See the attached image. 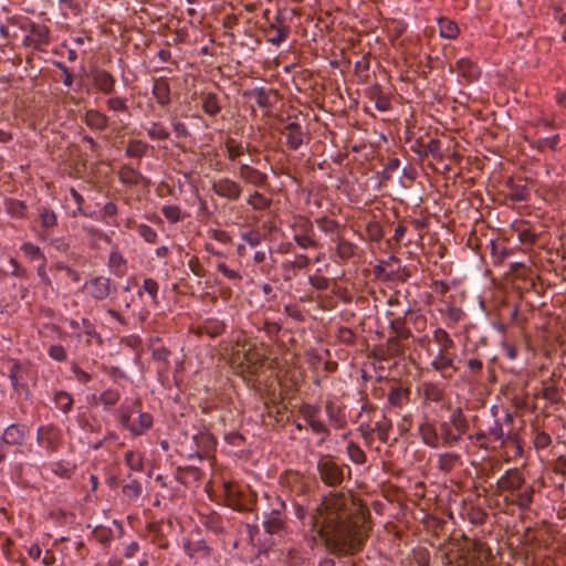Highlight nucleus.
Here are the masks:
<instances>
[{"label": "nucleus", "instance_id": "1", "mask_svg": "<svg viewBox=\"0 0 566 566\" xmlns=\"http://www.w3.org/2000/svg\"><path fill=\"white\" fill-rule=\"evenodd\" d=\"M349 497L342 492L323 497L311 520L312 528L325 542L326 547L340 555L359 552L368 536L369 527L364 516H350L347 512Z\"/></svg>", "mask_w": 566, "mask_h": 566}, {"label": "nucleus", "instance_id": "2", "mask_svg": "<svg viewBox=\"0 0 566 566\" xmlns=\"http://www.w3.org/2000/svg\"><path fill=\"white\" fill-rule=\"evenodd\" d=\"M324 411L328 423L321 418V407L313 403H303L300 407V413L312 432L319 436L318 446L325 443L331 430H343L347 427L346 407L328 399L324 402Z\"/></svg>", "mask_w": 566, "mask_h": 566}, {"label": "nucleus", "instance_id": "3", "mask_svg": "<svg viewBox=\"0 0 566 566\" xmlns=\"http://www.w3.org/2000/svg\"><path fill=\"white\" fill-rule=\"evenodd\" d=\"M432 340L437 344L438 352L432 357L430 367L443 379L450 380L459 371L455 343L450 334L441 327H437L432 332Z\"/></svg>", "mask_w": 566, "mask_h": 566}, {"label": "nucleus", "instance_id": "4", "mask_svg": "<svg viewBox=\"0 0 566 566\" xmlns=\"http://www.w3.org/2000/svg\"><path fill=\"white\" fill-rule=\"evenodd\" d=\"M114 416L122 429L128 431L133 437L145 434L154 423L153 416L143 411L142 401L134 399L129 403H122Z\"/></svg>", "mask_w": 566, "mask_h": 566}, {"label": "nucleus", "instance_id": "5", "mask_svg": "<svg viewBox=\"0 0 566 566\" xmlns=\"http://www.w3.org/2000/svg\"><path fill=\"white\" fill-rule=\"evenodd\" d=\"M469 430V420L460 407L450 409L447 420L438 424L439 442L442 448L458 446Z\"/></svg>", "mask_w": 566, "mask_h": 566}, {"label": "nucleus", "instance_id": "6", "mask_svg": "<svg viewBox=\"0 0 566 566\" xmlns=\"http://www.w3.org/2000/svg\"><path fill=\"white\" fill-rule=\"evenodd\" d=\"M316 470L319 480L327 486H339L345 479V471L350 474V469L342 463L331 454L321 455L317 460Z\"/></svg>", "mask_w": 566, "mask_h": 566}, {"label": "nucleus", "instance_id": "7", "mask_svg": "<svg viewBox=\"0 0 566 566\" xmlns=\"http://www.w3.org/2000/svg\"><path fill=\"white\" fill-rule=\"evenodd\" d=\"M20 28L28 32L23 39V45L36 51H45L51 42V31L45 24L30 21L28 24H21Z\"/></svg>", "mask_w": 566, "mask_h": 566}, {"label": "nucleus", "instance_id": "8", "mask_svg": "<svg viewBox=\"0 0 566 566\" xmlns=\"http://www.w3.org/2000/svg\"><path fill=\"white\" fill-rule=\"evenodd\" d=\"M83 291L92 300L101 302L105 301L109 295L116 292V286L109 277L96 275L87 280L83 284Z\"/></svg>", "mask_w": 566, "mask_h": 566}, {"label": "nucleus", "instance_id": "9", "mask_svg": "<svg viewBox=\"0 0 566 566\" xmlns=\"http://www.w3.org/2000/svg\"><path fill=\"white\" fill-rule=\"evenodd\" d=\"M32 374V366L30 363L13 360L9 368L8 377L10 379L13 390L18 394L29 395L28 379Z\"/></svg>", "mask_w": 566, "mask_h": 566}, {"label": "nucleus", "instance_id": "10", "mask_svg": "<svg viewBox=\"0 0 566 566\" xmlns=\"http://www.w3.org/2000/svg\"><path fill=\"white\" fill-rule=\"evenodd\" d=\"M63 440L62 430L54 424L40 426L36 430V442L50 453L57 451Z\"/></svg>", "mask_w": 566, "mask_h": 566}, {"label": "nucleus", "instance_id": "11", "mask_svg": "<svg viewBox=\"0 0 566 566\" xmlns=\"http://www.w3.org/2000/svg\"><path fill=\"white\" fill-rule=\"evenodd\" d=\"M525 485V478L518 469H509L497 480L496 488L500 494L514 495L516 491L522 490Z\"/></svg>", "mask_w": 566, "mask_h": 566}, {"label": "nucleus", "instance_id": "12", "mask_svg": "<svg viewBox=\"0 0 566 566\" xmlns=\"http://www.w3.org/2000/svg\"><path fill=\"white\" fill-rule=\"evenodd\" d=\"M38 221L40 229L36 238L41 241H48L59 224L57 213L50 207H41Z\"/></svg>", "mask_w": 566, "mask_h": 566}, {"label": "nucleus", "instance_id": "13", "mask_svg": "<svg viewBox=\"0 0 566 566\" xmlns=\"http://www.w3.org/2000/svg\"><path fill=\"white\" fill-rule=\"evenodd\" d=\"M335 250H334V261L337 263L345 264L348 261L359 258V248L356 243L347 240L340 234L338 238H335Z\"/></svg>", "mask_w": 566, "mask_h": 566}, {"label": "nucleus", "instance_id": "14", "mask_svg": "<svg viewBox=\"0 0 566 566\" xmlns=\"http://www.w3.org/2000/svg\"><path fill=\"white\" fill-rule=\"evenodd\" d=\"M211 189L217 196L230 201L239 200L242 195V187L240 184L228 177L213 181Z\"/></svg>", "mask_w": 566, "mask_h": 566}, {"label": "nucleus", "instance_id": "15", "mask_svg": "<svg viewBox=\"0 0 566 566\" xmlns=\"http://www.w3.org/2000/svg\"><path fill=\"white\" fill-rule=\"evenodd\" d=\"M264 34L269 43L279 46L287 39L290 28L284 24L283 17L281 14H276L274 21L264 29Z\"/></svg>", "mask_w": 566, "mask_h": 566}, {"label": "nucleus", "instance_id": "16", "mask_svg": "<svg viewBox=\"0 0 566 566\" xmlns=\"http://www.w3.org/2000/svg\"><path fill=\"white\" fill-rule=\"evenodd\" d=\"M28 436V426L20 423H11L3 430L1 436V442L2 444L8 447H21L23 446Z\"/></svg>", "mask_w": 566, "mask_h": 566}, {"label": "nucleus", "instance_id": "17", "mask_svg": "<svg viewBox=\"0 0 566 566\" xmlns=\"http://www.w3.org/2000/svg\"><path fill=\"white\" fill-rule=\"evenodd\" d=\"M534 488L533 485L525 484L522 490L516 491L514 495H504L503 500L506 504L515 505L518 510L526 512L531 509L534 500Z\"/></svg>", "mask_w": 566, "mask_h": 566}, {"label": "nucleus", "instance_id": "18", "mask_svg": "<svg viewBox=\"0 0 566 566\" xmlns=\"http://www.w3.org/2000/svg\"><path fill=\"white\" fill-rule=\"evenodd\" d=\"M238 176L245 184L252 185L254 187L262 188L269 185L268 175L265 172H262L247 164H241L239 166Z\"/></svg>", "mask_w": 566, "mask_h": 566}, {"label": "nucleus", "instance_id": "19", "mask_svg": "<svg viewBox=\"0 0 566 566\" xmlns=\"http://www.w3.org/2000/svg\"><path fill=\"white\" fill-rule=\"evenodd\" d=\"M92 81L96 90L103 94H112L115 91L116 80L112 73L103 69L92 71Z\"/></svg>", "mask_w": 566, "mask_h": 566}, {"label": "nucleus", "instance_id": "20", "mask_svg": "<svg viewBox=\"0 0 566 566\" xmlns=\"http://www.w3.org/2000/svg\"><path fill=\"white\" fill-rule=\"evenodd\" d=\"M282 134L285 136L286 139V146L292 149L296 150L298 149L304 142V132L300 123L297 122H290L285 127L282 129Z\"/></svg>", "mask_w": 566, "mask_h": 566}, {"label": "nucleus", "instance_id": "21", "mask_svg": "<svg viewBox=\"0 0 566 566\" xmlns=\"http://www.w3.org/2000/svg\"><path fill=\"white\" fill-rule=\"evenodd\" d=\"M156 102L160 106H167L171 103V91L167 77L161 76L154 81L151 91Z\"/></svg>", "mask_w": 566, "mask_h": 566}, {"label": "nucleus", "instance_id": "22", "mask_svg": "<svg viewBox=\"0 0 566 566\" xmlns=\"http://www.w3.org/2000/svg\"><path fill=\"white\" fill-rule=\"evenodd\" d=\"M243 96L254 98L255 103L261 108H271L275 102L272 101V97L276 98V92L265 90L264 87H256L252 91L244 92Z\"/></svg>", "mask_w": 566, "mask_h": 566}, {"label": "nucleus", "instance_id": "23", "mask_svg": "<svg viewBox=\"0 0 566 566\" xmlns=\"http://www.w3.org/2000/svg\"><path fill=\"white\" fill-rule=\"evenodd\" d=\"M315 223L323 233L331 237L332 241H334L335 238H338L340 234H343L345 230V227L340 224L337 220L328 218L326 216L316 218Z\"/></svg>", "mask_w": 566, "mask_h": 566}, {"label": "nucleus", "instance_id": "24", "mask_svg": "<svg viewBox=\"0 0 566 566\" xmlns=\"http://www.w3.org/2000/svg\"><path fill=\"white\" fill-rule=\"evenodd\" d=\"M293 240L301 249L304 250L321 247L319 242L315 238L312 223H307L302 232H296L293 235Z\"/></svg>", "mask_w": 566, "mask_h": 566}, {"label": "nucleus", "instance_id": "25", "mask_svg": "<svg viewBox=\"0 0 566 566\" xmlns=\"http://www.w3.org/2000/svg\"><path fill=\"white\" fill-rule=\"evenodd\" d=\"M418 431L422 442L427 447L432 449L440 448L438 427L431 422L426 421L419 426Z\"/></svg>", "mask_w": 566, "mask_h": 566}, {"label": "nucleus", "instance_id": "26", "mask_svg": "<svg viewBox=\"0 0 566 566\" xmlns=\"http://www.w3.org/2000/svg\"><path fill=\"white\" fill-rule=\"evenodd\" d=\"M83 122L87 127L94 130H105L108 126V117L98 109H87L83 116Z\"/></svg>", "mask_w": 566, "mask_h": 566}, {"label": "nucleus", "instance_id": "27", "mask_svg": "<svg viewBox=\"0 0 566 566\" xmlns=\"http://www.w3.org/2000/svg\"><path fill=\"white\" fill-rule=\"evenodd\" d=\"M454 70L460 76L465 78L468 82H473L480 76V69L476 64L468 59H460L457 61Z\"/></svg>", "mask_w": 566, "mask_h": 566}, {"label": "nucleus", "instance_id": "28", "mask_svg": "<svg viewBox=\"0 0 566 566\" xmlns=\"http://www.w3.org/2000/svg\"><path fill=\"white\" fill-rule=\"evenodd\" d=\"M461 465V457L457 452H443L438 454L437 468L443 473H449Z\"/></svg>", "mask_w": 566, "mask_h": 566}, {"label": "nucleus", "instance_id": "29", "mask_svg": "<svg viewBox=\"0 0 566 566\" xmlns=\"http://www.w3.org/2000/svg\"><path fill=\"white\" fill-rule=\"evenodd\" d=\"M410 390L402 387H391L387 400L391 407L402 408L409 402Z\"/></svg>", "mask_w": 566, "mask_h": 566}, {"label": "nucleus", "instance_id": "30", "mask_svg": "<svg viewBox=\"0 0 566 566\" xmlns=\"http://www.w3.org/2000/svg\"><path fill=\"white\" fill-rule=\"evenodd\" d=\"M423 398L428 402H441L446 398V392L442 387L432 381H426L422 385Z\"/></svg>", "mask_w": 566, "mask_h": 566}, {"label": "nucleus", "instance_id": "31", "mask_svg": "<svg viewBox=\"0 0 566 566\" xmlns=\"http://www.w3.org/2000/svg\"><path fill=\"white\" fill-rule=\"evenodd\" d=\"M108 266L118 277H122L127 273V261L118 250L111 251Z\"/></svg>", "mask_w": 566, "mask_h": 566}, {"label": "nucleus", "instance_id": "32", "mask_svg": "<svg viewBox=\"0 0 566 566\" xmlns=\"http://www.w3.org/2000/svg\"><path fill=\"white\" fill-rule=\"evenodd\" d=\"M202 111L209 116H217L221 112V103L216 93H201Z\"/></svg>", "mask_w": 566, "mask_h": 566}, {"label": "nucleus", "instance_id": "33", "mask_svg": "<svg viewBox=\"0 0 566 566\" xmlns=\"http://www.w3.org/2000/svg\"><path fill=\"white\" fill-rule=\"evenodd\" d=\"M120 182L128 186H136L143 180V175L129 165H123L118 170Z\"/></svg>", "mask_w": 566, "mask_h": 566}, {"label": "nucleus", "instance_id": "34", "mask_svg": "<svg viewBox=\"0 0 566 566\" xmlns=\"http://www.w3.org/2000/svg\"><path fill=\"white\" fill-rule=\"evenodd\" d=\"M149 149V145L140 139H130L127 143L125 155L129 158L140 159Z\"/></svg>", "mask_w": 566, "mask_h": 566}, {"label": "nucleus", "instance_id": "35", "mask_svg": "<svg viewBox=\"0 0 566 566\" xmlns=\"http://www.w3.org/2000/svg\"><path fill=\"white\" fill-rule=\"evenodd\" d=\"M439 33L442 38L454 40L459 35V27L458 24L444 17H440L438 19Z\"/></svg>", "mask_w": 566, "mask_h": 566}, {"label": "nucleus", "instance_id": "36", "mask_svg": "<svg viewBox=\"0 0 566 566\" xmlns=\"http://www.w3.org/2000/svg\"><path fill=\"white\" fill-rule=\"evenodd\" d=\"M264 530L269 535H283L285 533V522L279 515H272L263 523Z\"/></svg>", "mask_w": 566, "mask_h": 566}, {"label": "nucleus", "instance_id": "37", "mask_svg": "<svg viewBox=\"0 0 566 566\" xmlns=\"http://www.w3.org/2000/svg\"><path fill=\"white\" fill-rule=\"evenodd\" d=\"M55 407L63 413H69L73 409V397L71 394L64 390L56 391L53 396Z\"/></svg>", "mask_w": 566, "mask_h": 566}, {"label": "nucleus", "instance_id": "38", "mask_svg": "<svg viewBox=\"0 0 566 566\" xmlns=\"http://www.w3.org/2000/svg\"><path fill=\"white\" fill-rule=\"evenodd\" d=\"M94 400H98L103 405L104 409L116 406L120 400V392L116 389H106L99 394L98 397L93 396Z\"/></svg>", "mask_w": 566, "mask_h": 566}, {"label": "nucleus", "instance_id": "39", "mask_svg": "<svg viewBox=\"0 0 566 566\" xmlns=\"http://www.w3.org/2000/svg\"><path fill=\"white\" fill-rule=\"evenodd\" d=\"M507 188H509V198L512 201H525L527 200L530 192L525 185L522 184H515L513 180L507 181Z\"/></svg>", "mask_w": 566, "mask_h": 566}, {"label": "nucleus", "instance_id": "40", "mask_svg": "<svg viewBox=\"0 0 566 566\" xmlns=\"http://www.w3.org/2000/svg\"><path fill=\"white\" fill-rule=\"evenodd\" d=\"M392 424L389 419L385 417L384 413H380V418L375 422L374 429L377 433L378 439L386 443L389 438V431L391 430Z\"/></svg>", "mask_w": 566, "mask_h": 566}, {"label": "nucleus", "instance_id": "41", "mask_svg": "<svg viewBox=\"0 0 566 566\" xmlns=\"http://www.w3.org/2000/svg\"><path fill=\"white\" fill-rule=\"evenodd\" d=\"M142 492L143 488L137 479H130L122 488V493L128 501H137V499L142 495Z\"/></svg>", "mask_w": 566, "mask_h": 566}, {"label": "nucleus", "instance_id": "42", "mask_svg": "<svg viewBox=\"0 0 566 566\" xmlns=\"http://www.w3.org/2000/svg\"><path fill=\"white\" fill-rule=\"evenodd\" d=\"M158 283L154 279L147 277L144 280L143 286L140 287V290H138L137 294L140 296L143 292H146L151 298V304L158 306Z\"/></svg>", "mask_w": 566, "mask_h": 566}, {"label": "nucleus", "instance_id": "43", "mask_svg": "<svg viewBox=\"0 0 566 566\" xmlns=\"http://www.w3.org/2000/svg\"><path fill=\"white\" fill-rule=\"evenodd\" d=\"M147 135L151 140H167L170 136L167 127L160 122H151L147 129Z\"/></svg>", "mask_w": 566, "mask_h": 566}, {"label": "nucleus", "instance_id": "44", "mask_svg": "<svg viewBox=\"0 0 566 566\" xmlns=\"http://www.w3.org/2000/svg\"><path fill=\"white\" fill-rule=\"evenodd\" d=\"M247 203L254 210L263 211L270 208L272 200L265 197L263 193L254 191L248 198Z\"/></svg>", "mask_w": 566, "mask_h": 566}, {"label": "nucleus", "instance_id": "45", "mask_svg": "<svg viewBox=\"0 0 566 566\" xmlns=\"http://www.w3.org/2000/svg\"><path fill=\"white\" fill-rule=\"evenodd\" d=\"M21 251L32 261H41L46 263V258L40 247L32 242H24L21 245Z\"/></svg>", "mask_w": 566, "mask_h": 566}, {"label": "nucleus", "instance_id": "46", "mask_svg": "<svg viewBox=\"0 0 566 566\" xmlns=\"http://www.w3.org/2000/svg\"><path fill=\"white\" fill-rule=\"evenodd\" d=\"M161 213L170 223H177L186 218L179 206L167 205L161 208Z\"/></svg>", "mask_w": 566, "mask_h": 566}, {"label": "nucleus", "instance_id": "47", "mask_svg": "<svg viewBox=\"0 0 566 566\" xmlns=\"http://www.w3.org/2000/svg\"><path fill=\"white\" fill-rule=\"evenodd\" d=\"M124 461L132 471L139 472L144 469V458L139 452L133 450L127 451L124 455Z\"/></svg>", "mask_w": 566, "mask_h": 566}, {"label": "nucleus", "instance_id": "48", "mask_svg": "<svg viewBox=\"0 0 566 566\" xmlns=\"http://www.w3.org/2000/svg\"><path fill=\"white\" fill-rule=\"evenodd\" d=\"M70 195L71 197L73 198L74 202L76 203V210H74L72 212V217H77V216H85V217H94L95 216V212H87L84 208H83V205H84V197L75 189V188H70Z\"/></svg>", "mask_w": 566, "mask_h": 566}, {"label": "nucleus", "instance_id": "49", "mask_svg": "<svg viewBox=\"0 0 566 566\" xmlns=\"http://www.w3.org/2000/svg\"><path fill=\"white\" fill-rule=\"evenodd\" d=\"M346 451L348 458L356 464H364L367 460L365 451L353 441L347 444Z\"/></svg>", "mask_w": 566, "mask_h": 566}, {"label": "nucleus", "instance_id": "50", "mask_svg": "<svg viewBox=\"0 0 566 566\" xmlns=\"http://www.w3.org/2000/svg\"><path fill=\"white\" fill-rule=\"evenodd\" d=\"M311 263V260L305 254H297L295 255L293 261H284L282 263V269L290 271V270H303L306 269Z\"/></svg>", "mask_w": 566, "mask_h": 566}, {"label": "nucleus", "instance_id": "51", "mask_svg": "<svg viewBox=\"0 0 566 566\" xmlns=\"http://www.w3.org/2000/svg\"><path fill=\"white\" fill-rule=\"evenodd\" d=\"M92 536L99 544L107 546L113 539V532L106 526L98 525L93 530Z\"/></svg>", "mask_w": 566, "mask_h": 566}, {"label": "nucleus", "instance_id": "52", "mask_svg": "<svg viewBox=\"0 0 566 566\" xmlns=\"http://www.w3.org/2000/svg\"><path fill=\"white\" fill-rule=\"evenodd\" d=\"M468 440L472 446L479 449L488 450L490 448V437L486 431L479 430L472 434H469Z\"/></svg>", "mask_w": 566, "mask_h": 566}, {"label": "nucleus", "instance_id": "53", "mask_svg": "<svg viewBox=\"0 0 566 566\" xmlns=\"http://www.w3.org/2000/svg\"><path fill=\"white\" fill-rule=\"evenodd\" d=\"M365 231L369 241L378 242L384 238V228L378 221H369Z\"/></svg>", "mask_w": 566, "mask_h": 566}, {"label": "nucleus", "instance_id": "54", "mask_svg": "<svg viewBox=\"0 0 566 566\" xmlns=\"http://www.w3.org/2000/svg\"><path fill=\"white\" fill-rule=\"evenodd\" d=\"M308 283L317 291H326L329 287V279L322 274L321 269L308 276Z\"/></svg>", "mask_w": 566, "mask_h": 566}, {"label": "nucleus", "instance_id": "55", "mask_svg": "<svg viewBox=\"0 0 566 566\" xmlns=\"http://www.w3.org/2000/svg\"><path fill=\"white\" fill-rule=\"evenodd\" d=\"M390 328L395 333L394 337H398L400 339H408L411 336L410 329L406 326V323L402 318L398 317L390 322Z\"/></svg>", "mask_w": 566, "mask_h": 566}, {"label": "nucleus", "instance_id": "56", "mask_svg": "<svg viewBox=\"0 0 566 566\" xmlns=\"http://www.w3.org/2000/svg\"><path fill=\"white\" fill-rule=\"evenodd\" d=\"M82 231L85 233V237L90 240L93 248L97 245L98 241L106 239V234L93 226L83 224Z\"/></svg>", "mask_w": 566, "mask_h": 566}, {"label": "nucleus", "instance_id": "57", "mask_svg": "<svg viewBox=\"0 0 566 566\" xmlns=\"http://www.w3.org/2000/svg\"><path fill=\"white\" fill-rule=\"evenodd\" d=\"M488 434L490 438H493L494 441H500L502 444L510 439V436L505 437L503 431V424L499 419H494L493 423L488 428Z\"/></svg>", "mask_w": 566, "mask_h": 566}, {"label": "nucleus", "instance_id": "58", "mask_svg": "<svg viewBox=\"0 0 566 566\" xmlns=\"http://www.w3.org/2000/svg\"><path fill=\"white\" fill-rule=\"evenodd\" d=\"M224 146L227 149V157L231 161H235L244 154V148L232 138L227 139Z\"/></svg>", "mask_w": 566, "mask_h": 566}, {"label": "nucleus", "instance_id": "59", "mask_svg": "<svg viewBox=\"0 0 566 566\" xmlns=\"http://www.w3.org/2000/svg\"><path fill=\"white\" fill-rule=\"evenodd\" d=\"M420 156L432 155L434 158H440V140L430 139L427 144L421 146V149L416 150Z\"/></svg>", "mask_w": 566, "mask_h": 566}, {"label": "nucleus", "instance_id": "60", "mask_svg": "<svg viewBox=\"0 0 566 566\" xmlns=\"http://www.w3.org/2000/svg\"><path fill=\"white\" fill-rule=\"evenodd\" d=\"M51 470L55 475L62 479H70L74 473V467L63 461L52 463Z\"/></svg>", "mask_w": 566, "mask_h": 566}, {"label": "nucleus", "instance_id": "61", "mask_svg": "<svg viewBox=\"0 0 566 566\" xmlns=\"http://www.w3.org/2000/svg\"><path fill=\"white\" fill-rule=\"evenodd\" d=\"M488 514L479 506H471L468 511V520L474 525H482L485 523Z\"/></svg>", "mask_w": 566, "mask_h": 566}, {"label": "nucleus", "instance_id": "62", "mask_svg": "<svg viewBox=\"0 0 566 566\" xmlns=\"http://www.w3.org/2000/svg\"><path fill=\"white\" fill-rule=\"evenodd\" d=\"M106 106L108 111L115 112V113H125L128 111V106L126 104V98L120 96H114L109 97L106 101Z\"/></svg>", "mask_w": 566, "mask_h": 566}, {"label": "nucleus", "instance_id": "63", "mask_svg": "<svg viewBox=\"0 0 566 566\" xmlns=\"http://www.w3.org/2000/svg\"><path fill=\"white\" fill-rule=\"evenodd\" d=\"M468 376L478 379L483 370V361L480 358H470L467 361Z\"/></svg>", "mask_w": 566, "mask_h": 566}, {"label": "nucleus", "instance_id": "64", "mask_svg": "<svg viewBox=\"0 0 566 566\" xmlns=\"http://www.w3.org/2000/svg\"><path fill=\"white\" fill-rule=\"evenodd\" d=\"M201 522L206 527H208L216 534H220L223 532L222 521L221 517L218 515L205 516Z\"/></svg>", "mask_w": 566, "mask_h": 566}]
</instances>
